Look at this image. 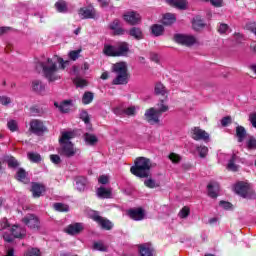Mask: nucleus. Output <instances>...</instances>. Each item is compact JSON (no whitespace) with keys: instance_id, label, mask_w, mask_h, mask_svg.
<instances>
[{"instance_id":"obj_2","label":"nucleus","mask_w":256,"mask_h":256,"mask_svg":"<svg viewBox=\"0 0 256 256\" xmlns=\"http://www.w3.org/2000/svg\"><path fill=\"white\" fill-rule=\"evenodd\" d=\"M75 137L74 132H63L61 138L59 139L60 147L57 149L59 155L61 157H67L71 159V157H75L78 155L79 149L72 144L71 139Z\"/></svg>"},{"instance_id":"obj_56","label":"nucleus","mask_w":256,"mask_h":256,"mask_svg":"<svg viewBox=\"0 0 256 256\" xmlns=\"http://www.w3.org/2000/svg\"><path fill=\"white\" fill-rule=\"evenodd\" d=\"M50 160L54 163V165L61 164V157L57 154L50 155Z\"/></svg>"},{"instance_id":"obj_26","label":"nucleus","mask_w":256,"mask_h":256,"mask_svg":"<svg viewBox=\"0 0 256 256\" xmlns=\"http://www.w3.org/2000/svg\"><path fill=\"white\" fill-rule=\"evenodd\" d=\"M76 181V189L78 191H85V188L87 187V178L84 176H78L75 178Z\"/></svg>"},{"instance_id":"obj_5","label":"nucleus","mask_w":256,"mask_h":256,"mask_svg":"<svg viewBox=\"0 0 256 256\" xmlns=\"http://www.w3.org/2000/svg\"><path fill=\"white\" fill-rule=\"evenodd\" d=\"M234 191L243 199H256V193L253 186L247 182H238L234 186Z\"/></svg>"},{"instance_id":"obj_50","label":"nucleus","mask_w":256,"mask_h":256,"mask_svg":"<svg viewBox=\"0 0 256 256\" xmlns=\"http://www.w3.org/2000/svg\"><path fill=\"white\" fill-rule=\"evenodd\" d=\"M144 185L146 187H148L149 189H155V187H159V184H157V182H155V180L153 179H147L144 181Z\"/></svg>"},{"instance_id":"obj_8","label":"nucleus","mask_w":256,"mask_h":256,"mask_svg":"<svg viewBox=\"0 0 256 256\" xmlns=\"http://www.w3.org/2000/svg\"><path fill=\"white\" fill-rule=\"evenodd\" d=\"M191 137L194 141H203L204 143H209V141H211L209 133L200 127H194L191 129Z\"/></svg>"},{"instance_id":"obj_43","label":"nucleus","mask_w":256,"mask_h":256,"mask_svg":"<svg viewBox=\"0 0 256 256\" xmlns=\"http://www.w3.org/2000/svg\"><path fill=\"white\" fill-rule=\"evenodd\" d=\"M94 95L92 92H85L82 97L83 105H89V103L93 102Z\"/></svg>"},{"instance_id":"obj_35","label":"nucleus","mask_w":256,"mask_h":256,"mask_svg":"<svg viewBox=\"0 0 256 256\" xmlns=\"http://www.w3.org/2000/svg\"><path fill=\"white\" fill-rule=\"evenodd\" d=\"M196 151L201 159H205L209 153V148L205 145H196Z\"/></svg>"},{"instance_id":"obj_48","label":"nucleus","mask_w":256,"mask_h":256,"mask_svg":"<svg viewBox=\"0 0 256 256\" xmlns=\"http://www.w3.org/2000/svg\"><path fill=\"white\" fill-rule=\"evenodd\" d=\"M24 256H41V250L39 248H30L25 252Z\"/></svg>"},{"instance_id":"obj_42","label":"nucleus","mask_w":256,"mask_h":256,"mask_svg":"<svg viewBox=\"0 0 256 256\" xmlns=\"http://www.w3.org/2000/svg\"><path fill=\"white\" fill-rule=\"evenodd\" d=\"M192 25L196 30L203 29V27H205V23H203V20L201 19L200 16H196L193 19Z\"/></svg>"},{"instance_id":"obj_33","label":"nucleus","mask_w":256,"mask_h":256,"mask_svg":"<svg viewBox=\"0 0 256 256\" xmlns=\"http://www.w3.org/2000/svg\"><path fill=\"white\" fill-rule=\"evenodd\" d=\"M175 21H177V18H175V14H171V13L165 14L162 19L163 25H167V26L173 25Z\"/></svg>"},{"instance_id":"obj_12","label":"nucleus","mask_w":256,"mask_h":256,"mask_svg":"<svg viewBox=\"0 0 256 256\" xmlns=\"http://www.w3.org/2000/svg\"><path fill=\"white\" fill-rule=\"evenodd\" d=\"M30 130L34 135H43L47 131V127H45L41 120L35 119L30 122Z\"/></svg>"},{"instance_id":"obj_28","label":"nucleus","mask_w":256,"mask_h":256,"mask_svg":"<svg viewBox=\"0 0 256 256\" xmlns=\"http://www.w3.org/2000/svg\"><path fill=\"white\" fill-rule=\"evenodd\" d=\"M130 37H133L136 39V41H141L143 39V31H141V28L133 27L129 30Z\"/></svg>"},{"instance_id":"obj_32","label":"nucleus","mask_w":256,"mask_h":256,"mask_svg":"<svg viewBox=\"0 0 256 256\" xmlns=\"http://www.w3.org/2000/svg\"><path fill=\"white\" fill-rule=\"evenodd\" d=\"M97 195L100 199H109L111 198V191L105 187H100L97 189Z\"/></svg>"},{"instance_id":"obj_49","label":"nucleus","mask_w":256,"mask_h":256,"mask_svg":"<svg viewBox=\"0 0 256 256\" xmlns=\"http://www.w3.org/2000/svg\"><path fill=\"white\" fill-rule=\"evenodd\" d=\"M189 213H191V211L189 210V207L184 206L180 212H179V218L180 219H186V217H189Z\"/></svg>"},{"instance_id":"obj_31","label":"nucleus","mask_w":256,"mask_h":256,"mask_svg":"<svg viewBox=\"0 0 256 256\" xmlns=\"http://www.w3.org/2000/svg\"><path fill=\"white\" fill-rule=\"evenodd\" d=\"M55 9L58 11V13H67V11H69L67 2H65V0H58L55 3Z\"/></svg>"},{"instance_id":"obj_19","label":"nucleus","mask_w":256,"mask_h":256,"mask_svg":"<svg viewBox=\"0 0 256 256\" xmlns=\"http://www.w3.org/2000/svg\"><path fill=\"white\" fill-rule=\"evenodd\" d=\"M114 113H116V115H127L128 117H133L135 116V113H137V108L135 106H130L124 109L116 108Z\"/></svg>"},{"instance_id":"obj_27","label":"nucleus","mask_w":256,"mask_h":256,"mask_svg":"<svg viewBox=\"0 0 256 256\" xmlns=\"http://www.w3.org/2000/svg\"><path fill=\"white\" fill-rule=\"evenodd\" d=\"M139 253L141 256H153L151 244H142L139 246Z\"/></svg>"},{"instance_id":"obj_4","label":"nucleus","mask_w":256,"mask_h":256,"mask_svg":"<svg viewBox=\"0 0 256 256\" xmlns=\"http://www.w3.org/2000/svg\"><path fill=\"white\" fill-rule=\"evenodd\" d=\"M112 72L116 77L112 81V85H127L129 83V72L126 62H118L112 66Z\"/></svg>"},{"instance_id":"obj_18","label":"nucleus","mask_w":256,"mask_h":256,"mask_svg":"<svg viewBox=\"0 0 256 256\" xmlns=\"http://www.w3.org/2000/svg\"><path fill=\"white\" fill-rule=\"evenodd\" d=\"M84 229L85 227L83 226V223H74L70 224L66 228V233H68V235H79V233H81V231Z\"/></svg>"},{"instance_id":"obj_63","label":"nucleus","mask_w":256,"mask_h":256,"mask_svg":"<svg viewBox=\"0 0 256 256\" xmlns=\"http://www.w3.org/2000/svg\"><path fill=\"white\" fill-rule=\"evenodd\" d=\"M1 105H9L11 103V98L7 96H0Z\"/></svg>"},{"instance_id":"obj_3","label":"nucleus","mask_w":256,"mask_h":256,"mask_svg":"<svg viewBox=\"0 0 256 256\" xmlns=\"http://www.w3.org/2000/svg\"><path fill=\"white\" fill-rule=\"evenodd\" d=\"M132 175L140 179H147L151 175V160L145 157H139L135 161V165L130 168Z\"/></svg>"},{"instance_id":"obj_36","label":"nucleus","mask_w":256,"mask_h":256,"mask_svg":"<svg viewBox=\"0 0 256 256\" xmlns=\"http://www.w3.org/2000/svg\"><path fill=\"white\" fill-rule=\"evenodd\" d=\"M103 53H105L108 57H117V55L115 54L117 53V48L115 45H105Z\"/></svg>"},{"instance_id":"obj_47","label":"nucleus","mask_w":256,"mask_h":256,"mask_svg":"<svg viewBox=\"0 0 256 256\" xmlns=\"http://www.w3.org/2000/svg\"><path fill=\"white\" fill-rule=\"evenodd\" d=\"M81 49L78 50H72L68 53V57L71 61H77L79 57L81 56Z\"/></svg>"},{"instance_id":"obj_30","label":"nucleus","mask_w":256,"mask_h":256,"mask_svg":"<svg viewBox=\"0 0 256 256\" xmlns=\"http://www.w3.org/2000/svg\"><path fill=\"white\" fill-rule=\"evenodd\" d=\"M32 89L36 93H44L45 91V84L41 80H34L32 81Z\"/></svg>"},{"instance_id":"obj_14","label":"nucleus","mask_w":256,"mask_h":256,"mask_svg":"<svg viewBox=\"0 0 256 256\" xmlns=\"http://www.w3.org/2000/svg\"><path fill=\"white\" fill-rule=\"evenodd\" d=\"M127 215L133 221H143L145 219V210L143 208H132L127 211Z\"/></svg>"},{"instance_id":"obj_11","label":"nucleus","mask_w":256,"mask_h":256,"mask_svg":"<svg viewBox=\"0 0 256 256\" xmlns=\"http://www.w3.org/2000/svg\"><path fill=\"white\" fill-rule=\"evenodd\" d=\"M123 19L129 25H139V23H141V15L136 11L126 12L123 15Z\"/></svg>"},{"instance_id":"obj_51","label":"nucleus","mask_w":256,"mask_h":256,"mask_svg":"<svg viewBox=\"0 0 256 256\" xmlns=\"http://www.w3.org/2000/svg\"><path fill=\"white\" fill-rule=\"evenodd\" d=\"M227 31H229V25L220 23L218 26V33H220V35H225Z\"/></svg>"},{"instance_id":"obj_9","label":"nucleus","mask_w":256,"mask_h":256,"mask_svg":"<svg viewBox=\"0 0 256 256\" xmlns=\"http://www.w3.org/2000/svg\"><path fill=\"white\" fill-rule=\"evenodd\" d=\"M160 112L157 111L156 108H150L148 110H146L144 117H145V121H147V123H149L150 125H157L159 123V116H160Z\"/></svg>"},{"instance_id":"obj_46","label":"nucleus","mask_w":256,"mask_h":256,"mask_svg":"<svg viewBox=\"0 0 256 256\" xmlns=\"http://www.w3.org/2000/svg\"><path fill=\"white\" fill-rule=\"evenodd\" d=\"M156 111L159 112L160 115H163V113H166V111H169V106L166 105L165 101L161 100L160 103L157 104Z\"/></svg>"},{"instance_id":"obj_41","label":"nucleus","mask_w":256,"mask_h":256,"mask_svg":"<svg viewBox=\"0 0 256 256\" xmlns=\"http://www.w3.org/2000/svg\"><path fill=\"white\" fill-rule=\"evenodd\" d=\"M94 251H107L109 249V246L105 245L103 241L94 242L93 244Z\"/></svg>"},{"instance_id":"obj_10","label":"nucleus","mask_w":256,"mask_h":256,"mask_svg":"<svg viewBox=\"0 0 256 256\" xmlns=\"http://www.w3.org/2000/svg\"><path fill=\"white\" fill-rule=\"evenodd\" d=\"M22 223H24L26 227H29V229H39V225L41 224L39 217H37L35 214H27L22 219Z\"/></svg>"},{"instance_id":"obj_15","label":"nucleus","mask_w":256,"mask_h":256,"mask_svg":"<svg viewBox=\"0 0 256 256\" xmlns=\"http://www.w3.org/2000/svg\"><path fill=\"white\" fill-rule=\"evenodd\" d=\"M109 29L113 31L114 35H125V29L121 27V21H119V19H115L111 22L109 24Z\"/></svg>"},{"instance_id":"obj_17","label":"nucleus","mask_w":256,"mask_h":256,"mask_svg":"<svg viewBox=\"0 0 256 256\" xmlns=\"http://www.w3.org/2000/svg\"><path fill=\"white\" fill-rule=\"evenodd\" d=\"M31 192H32L33 197H35V198L41 197V195H43V193H45V185H43L41 183L33 182L31 184Z\"/></svg>"},{"instance_id":"obj_1","label":"nucleus","mask_w":256,"mask_h":256,"mask_svg":"<svg viewBox=\"0 0 256 256\" xmlns=\"http://www.w3.org/2000/svg\"><path fill=\"white\" fill-rule=\"evenodd\" d=\"M69 60H64L59 56H54L53 58H47L46 61L41 62L42 71L44 77L49 83H54V81H59L61 76L59 75V69L65 70L69 66Z\"/></svg>"},{"instance_id":"obj_55","label":"nucleus","mask_w":256,"mask_h":256,"mask_svg":"<svg viewBox=\"0 0 256 256\" xmlns=\"http://www.w3.org/2000/svg\"><path fill=\"white\" fill-rule=\"evenodd\" d=\"M80 119H82V121H84L86 125L89 124L90 122L89 113H87V111H82L80 113Z\"/></svg>"},{"instance_id":"obj_52","label":"nucleus","mask_w":256,"mask_h":256,"mask_svg":"<svg viewBox=\"0 0 256 256\" xmlns=\"http://www.w3.org/2000/svg\"><path fill=\"white\" fill-rule=\"evenodd\" d=\"M169 159L170 161H172V163H181V157L179 156V154L172 152L169 155Z\"/></svg>"},{"instance_id":"obj_21","label":"nucleus","mask_w":256,"mask_h":256,"mask_svg":"<svg viewBox=\"0 0 256 256\" xmlns=\"http://www.w3.org/2000/svg\"><path fill=\"white\" fill-rule=\"evenodd\" d=\"M208 195L209 197H211L212 199H217L218 195H219V183L217 182H213L208 184Z\"/></svg>"},{"instance_id":"obj_61","label":"nucleus","mask_w":256,"mask_h":256,"mask_svg":"<svg viewBox=\"0 0 256 256\" xmlns=\"http://www.w3.org/2000/svg\"><path fill=\"white\" fill-rule=\"evenodd\" d=\"M13 237V234H9L7 232L3 234V239L6 241V243H13Z\"/></svg>"},{"instance_id":"obj_53","label":"nucleus","mask_w":256,"mask_h":256,"mask_svg":"<svg viewBox=\"0 0 256 256\" xmlns=\"http://www.w3.org/2000/svg\"><path fill=\"white\" fill-rule=\"evenodd\" d=\"M7 126H8V129H10L12 132H15L17 131V129H19L17 126V121L15 120L8 121Z\"/></svg>"},{"instance_id":"obj_60","label":"nucleus","mask_w":256,"mask_h":256,"mask_svg":"<svg viewBox=\"0 0 256 256\" xmlns=\"http://www.w3.org/2000/svg\"><path fill=\"white\" fill-rule=\"evenodd\" d=\"M247 147L248 149H256V139L255 138H250L247 142Z\"/></svg>"},{"instance_id":"obj_64","label":"nucleus","mask_w":256,"mask_h":256,"mask_svg":"<svg viewBox=\"0 0 256 256\" xmlns=\"http://www.w3.org/2000/svg\"><path fill=\"white\" fill-rule=\"evenodd\" d=\"M249 121L252 124V127L256 129V113L250 114Z\"/></svg>"},{"instance_id":"obj_13","label":"nucleus","mask_w":256,"mask_h":256,"mask_svg":"<svg viewBox=\"0 0 256 256\" xmlns=\"http://www.w3.org/2000/svg\"><path fill=\"white\" fill-rule=\"evenodd\" d=\"M116 47V57H127L129 55L130 45L127 42H117L115 44Z\"/></svg>"},{"instance_id":"obj_44","label":"nucleus","mask_w":256,"mask_h":256,"mask_svg":"<svg viewBox=\"0 0 256 256\" xmlns=\"http://www.w3.org/2000/svg\"><path fill=\"white\" fill-rule=\"evenodd\" d=\"M11 224L9 223V220L7 218H2L0 220V231H10L11 230Z\"/></svg>"},{"instance_id":"obj_34","label":"nucleus","mask_w":256,"mask_h":256,"mask_svg":"<svg viewBox=\"0 0 256 256\" xmlns=\"http://www.w3.org/2000/svg\"><path fill=\"white\" fill-rule=\"evenodd\" d=\"M154 93L155 95H162V97H165V95H167V88H165L161 82H158L155 85Z\"/></svg>"},{"instance_id":"obj_45","label":"nucleus","mask_w":256,"mask_h":256,"mask_svg":"<svg viewBox=\"0 0 256 256\" xmlns=\"http://www.w3.org/2000/svg\"><path fill=\"white\" fill-rule=\"evenodd\" d=\"M53 207L55 211H60L62 213H67L69 211V206L63 203H54Z\"/></svg>"},{"instance_id":"obj_23","label":"nucleus","mask_w":256,"mask_h":256,"mask_svg":"<svg viewBox=\"0 0 256 256\" xmlns=\"http://www.w3.org/2000/svg\"><path fill=\"white\" fill-rule=\"evenodd\" d=\"M78 13L82 19H93L95 17L94 8H81Z\"/></svg>"},{"instance_id":"obj_24","label":"nucleus","mask_w":256,"mask_h":256,"mask_svg":"<svg viewBox=\"0 0 256 256\" xmlns=\"http://www.w3.org/2000/svg\"><path fill=\"white\" fill-rule=\"evenodd\" d=\"M10 233L15 239H21V237H25V230L17 225H13L10 228Z\"/></svg>"},{"instance_id":"obj_58","label":"nucleus","mask_w":256,"mask_h":256,"mask_svg":"<svg viewBox=\"0 0 256 256\" xmlns=\"http://www.w3.org/2000/svg\"><path fill=\"white\" fill-rule=\"evenodd\" d=\"M246 29H248V31H251V33H254V35H256L255 22H250V23L246 24Z\"/></svg>"},{"instance_id":"obj_40","label":"nucleus","mask_w":256,"mask_h":256,"mask_svg":"<svg viewBox=\"0 0 256 256\" xmlns=\"http://www.w3.org/2000/svg\"><path fill=\"white\" fill-rule=\"evenodd\" d=\"M27 157L32 163H41V154L37 152H28Z\"/></svg>"},{"instance_id":"obj_62","label":"nucleus","mask_w":256,"mask_h":256,"mask_svg":"<svg viewBox=\"0 0 256 256\" xmlns=\"http://www.w3.org/2000/svg\"><path fill=\"white\" fill-rule=\"evenodd\" d=\"M98 183H101V185H107L109 183V176L107 175H102L98 179Z\"/></svg>"},{"instance_id":"obj_59","label":"nucleus","mask_w":256,"mask_h":256,"mask_svg":"<svg viewBox=\"0 0 256 256\" xmlns=\"http://www.w3.org/2000/svg\"><path fill=\"white\" fill-rule=\"evenodd\" d=\"M231 116H226L224 118H222L221 120V125L222 127H227V125H231Z\"/></svg>"},{"instance_id":"obj_6","label":"nucleus","mask_w":256,"mask_h":256,"mask_svg":"<svg viewBox=\"0 0 256 256\" xmlns=\"http://www.w3.org/2000/svg\"><path fill=\"white\" fill-rule=\"evenodd\" d=\"M89 217L92 221L98 223L102 229H105V231H111V229H113V223L109 219L99 215L98 211L91 210L89 212Z\"/></svg>"},{"instance_id":"obj_20","label":"nucleus","mask_w":256,"mask_h":256,"mask_svg":"<svg viewBox=\"0 0 256 256\" xmlns=\"http://www.w3.org/2000/svg\"><path fill=\"white\" fill-rule=\"evenodd\" d=\"M238 159H239V156L237 154H232L231 159L228 161L226 169L228 171H233L234 173L239 171V165L235 164L237 163Z\"/></svg>"},{"instance_id":"obj_22","label":"nucleus","mask_w":256,"mask_h":256,"mask_svg":"<svg viewBox=\"0 0 256 256\" xmlns=\"http://www.w3.org/2000/svg\"><path fill=\"white\" fill-rule=\"evenodd\" d=\"M4 161L7 163L8 168L13 169V171H15L16 169H19L21 165V163H19V160L13 156L4 157Z\"/></svg>"},{"instance_id":"obj_29","label":"nucleus","mask_w":256,"mask_h":256,"mask_svg":"<svg viewBox=\"0 0 256 256\" xmlns=\"http://www.w3.org/2000/svg\"><path fill=\"white\" fill-rule=\"evenodd\" d=\"M168 3L172 5V7H176V9H187V0H168Z\"/></svg>"},{"instance_id":"obj_16","label":"nucleus","mask_w":256,"mask_h":256,"mask_svg":"<svg viewBox=\"0 0 256 256\" xmlns=\"http://www.w3.org/2000/svg\"><path fill=\"white\" fill-rule=\"evenodd\" d=\"M54 106H56L61 113H69L71 107H73V100H64L60 104L59 102H55Z\"/></svg>"},{"instance_id":"obj_7","label":"nucleus","mask_w":256,"mask_h":256,"mask_svg":"<svg viewBox=\"0 0 256 256\" xmlns=\"http://www.w3.org/2000/svg\"><path fill=\"white\" fill-rule=\"evenodd\" d=\"M174 41L179 45H185L186 47H191L197 43V38L195 36L187 34H175Z\"/></svg>"},{"instance_id":"obj_39","label":"nucleus","mask_w":256,"mask_h":256,"mask_svg":"<svg viewBox=\"0 0 256 256\" xmlns=\"http://www.w3.org/2000/svg\"><path fill=\"white\" fill-rule=\"evenodd\" d=\"M84 140L88 145H96V143L99 142V139L94 134L85 133L84 134Z\"/></svg>"},{"instance_id":"obj_38","label":"nucleus","mask_w":256,"mask_h":256,"mask_svg":"<svg viewBox=\"0 0 256 256\" xmlns=\"http://www.w3.org/2000/svg\"><path fill=\"white\" fill-rule=\"evenodd\" d=\"M246 135H247V131L245 130V127L243 126L236 127V136L238 137L239 143H243V140L245 139Z\"/></svg>"},{"instance_id":"obj_54","label":"nucleus","mask_w":256,"mask_h":256,"mask_svg":"<svg viewBox=\"0 0 256 256\" xmlns=\"http://www.w3.org/2000/svg\"><path fill=\"white\" fill-rule=\"evenodd\" d=\"M74 83L77 87H87V80L85 79L76 78Z\"/></svg>"},{"instance_id":"obj_37","label":"nucleus","mask_w":256,"mask_h":256,"mask_svg":"<svg viewBox=\"0 0 256 256\" xmlns=\"http://www.w3.org/2000/svg\"><path fill=\"white\" fill-rule=\"evenodd\" d=\"M163 31H165L163 25L154 24L151 27V33L154 35V37H161V35H163Z\"/></svg>"},{"instance_id":"obj_25","label":"nucleus","mask_w":256,"mask_h":256,"mask_svg":"<svg viewBox=\"0 0 256 256\" xmlns=\"http://www.w3.org/2000/svg\"><path fill=\"white\" fill-rule=\"evenodd\" d=\"M15 179L21 183H29V178L27 177V171L23 168H19L16 172Z\"/></svg>"},{"instance_id":"obj_57","label":"nucleus","mask_w":256,"mask_h":256,"mask_svg":"<svg viewBox=\"0 0 256 256\" xmlns=\"http://www.w3.org/2000/svg\"><path fill=\"white\" fill-rule=\"evenodd\" d=\"M211 3L213 7H223V0H206V3Z\"/></svg>"}]
</instances>
